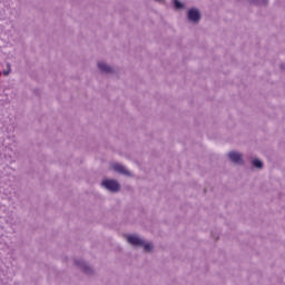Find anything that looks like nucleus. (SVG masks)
<instances>
[{"mask_svg":"<svg viewBox=\"0 0 285 285\" xmlns=\"http://www.w3.org/2000/svg\"><path fill=\"white\" fill-rule=\"evenodd\" d=\"M98 70L101 72V75H115V68L110 67V65L100 61L98 62Z\"/></svg>","mask_w":285,"mask_h":285,"instance_id":"obj_5","label":"nucleus"},{"mask_svg":"<svg viewBox=\"0 0 285 285\" xmlns=\"http://www.w3.org/2000/svg\"><path fill=\"white\" fill-rule=\"evenodd\" d=\"M173 6H174L175 10H184V8H186L184 2H181L179 0H173Z\"/></svg>","mask_w":285,"mask_h":285,"instance_id":"obj_8","label":"nucleus"},{"mask_svg":"<svg viewBox=\"0 0 285 285\" xmlns=\"http://www.w3.org/2000/svg\"><path fill=\"white\" fill-rule=\"evenodd\" d=\"M76 266L82 271L85 275H95V269L83 259H75Z\"/></svg>","mask_w":285,"mask_h":285,"instance_id":"obj_2","label":"nucleus"},{"mask_svg":"<svg viewBox=\"0 0 285 285\" xmlns=\"http://www.w3.org/2000/svg\"><path fill=\"white\" fill-rule=\"evenodd\" d=\"M112 169L115 170V173H119V175L130 176V171H128L126 167H124V165L119 163L114 164Z\"/></svg>","mask_w":285,"mask_h":285,"instance_id":"obj_7","label":"nucleus"},{"mask_svg":"<svg viewBox=\"0 0 285 285\" xmlns=\"http://www.w3.org/2000/svg\"><path fill=\"white\" fill-rule=\"evenodd\" d=\"M127 242L131 246H136V248H141V246H144V239L139 238L137 235H129Z\"/></svg>","mask_w":285,"mask_h":285,"instance_id":"obj_6","label":"nucleus"},{"mask_svg":"<svg viewBox=\"0 0 285 285\" xmlns=\"http://www.w3.org/2000/svg\"><path fill=\"white\" fill-rule=\"evenodd\" d=\"M250 3H254V6H267L268 0H249Z\"/></svg>","mask_w":285,"mask_h":285,"instance_id":"obj_11","label":"nucleus"},{"mask_svg":"<svg viewBox=\"0 0 285 285\" xmlns=\"http://www.w3.org/2000/svg\"><path fill=\"white\" fill-rule=\"evenodd\" d=\"M10 72H12V67H11L10 62H7V69H4L2 71V75H3V77H8V75H10Z\"/></svg>","mask_w":285,"mask_h":285,"instance_id":"obj_12","label":"nucleus"},{"mask_svg":"<svg viewBox=\"0 0 285 285\" xmlns=\"http://www.w3.org/2000/svg\"><path fill=\"white\" fill-rule=\"evenodd\" d=\"M187 18L191 23H199L202 21V12L197 8H191L187 12Z\"/></svg>","mask_w":285,"mask_h":285,"instance_id":"obj_3","label":"nucleus"},{"mask_svg":"<svg viewBox=\"0 0 285 285\" xmlns=\"http://www.w3.org/2000/svg\"><path fill=\"white\" fill-rule=\"evenodd\" d=\"M101 186L109 193H119L121 190V185L115 179H105L101 181Z\"/></svg>","mask_w":285,"mask_h":285,"instance_id":"obj_1","label":"nucleus"},{"mask_svg":"<svg viewBox=\"0 0 285 285\" xmlns=\"http://www.w3.org/2000/svg\"><path fill=\"white\" fill-rule=\"evenodd\" d=\"M157 3H164L166 0H155Z\"/></svg>","mask_w":285,"mask_h":285,"instance_id":"obj_13","label":"nucleus"},{"mask_svg":"<svg viewBox=\"0 0 285 285\" xmlns=\"http://www.w3.org/2000/svg\"><path fill=\"white\" fill-rule=\"evenodd\" d=\"M140 248H144L145 253H150L154 248L153 244L146 243V240H142V245Z\"/></svg>","mask_w":285,"mask_h":285,"instance_id":"obj_9","label":"nucleus"},{"mask_svg":"<svg viewBox=\"0 0 285 285\" xmlns=\"http://www.w3.org/2000/svg\"><path fill=\"white\" fill-rule=\"evenodd\" d=\"M252 166H254V168L262 169L264 168V163L256 158L252 160Z\"/></svg>","mask_w":285,"mask_h":285,"instance_id":"obj_10","label":"nucleus"},{"mask_svg":"<svg viewBox=\"0 0 285 285\" xmlns=\"http://www.w3.org/2000/svg\"><path fill=\"white\" fill-rule=\"evenodd\" d=\"M227 157L232 161V164H237L238 166H244V157L242 156V154H239L237 151H229Z\"/></svg>","mask_w":285,"mask_h":285,"instance_id":"obj_4","label":"nucleus"}]
</instances>
